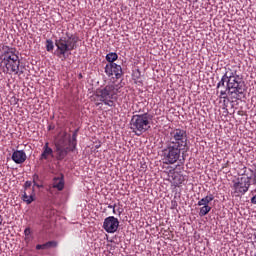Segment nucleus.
Masks as SVG:
<instances>
[{
  "instance_id": "obj_1",
  "label": "nucleus",
  "mask_w": 256,
  "mask_h": 256,
  "mask_svg": "<svg viewBox=\"0 0 256 256\" xmlns=\"http://www.w3.org/2000/svg\"><path fill=\"white\" fill-rule=\"evenodd\" d=\"M187 131L175 128L170 131L169 140L162 150V161L166 165H175L181 157V152L187 149Z\"/></svg>"
},
{
  "instance_id": "obj_2",
  "label": "nucleus",
  "mask_w": 256,
  "mask_h": 256,
  "mask_svg": "<svg viewBox=\"0 0 256 256\" xmlns=\"http://www.w3.org/2000/svg\"><path fill=\"white\" fill-rule=\"evenodd\" d=\"M1 66L4 73L8 75H21L19 67H21V60L19 59V51L17 48L3 45L0 49Z\"/></svg>"
},
{
  "instance_id": "obj_3",
  "label": "nucleus",
  "mask_w": 256,
  "mask_h": 256,
  "mask_svg": "<svg viewBox=\"0 0 256 256\" xmlns=\"http://www.w3.org/2000/svg\"><path fill=\"white\" fill-rule=\"evenodd\" d=\"M226 74L228 84L225 90L220 91V97L221 99H227V95H230L233 99H237L245 91V82L239 77L235 68H226Z\"/></svg>"
},
{
  "instance_id": "obj_4",
  "label": "nucleus",
  "mask_w": 256,
  "mask_h": 256,
  "mask_svg": "<svg viewBox=\"0 0 256 256\" xmlns=\"http://www.w3.org/2000/svg\"><path fill=\"white\" fill-rule=\"evenodd\" d=\"M77 43H79V36L66 32L65 36L55 40L57 47L55 52L56 57L67 59V53L69 51H75L79 47Z\"/></svg>"
},
{
  "instance_id": "obj_5",
  "label": "nucleus",
  "mask_w": 256,
  "mask_h": 256,
  "mask_svg": "<svg viewBox=\"0 0 256 256\" xmlns=\"http://www.w3.org/2000/svg\"><path fill=\"white\" fill-rule=\"evenodd\" d=\"M118 94L119 85L113 82L104 87L98 88L95 92L96 97H98V99L108 107H115L113 99H117Z\"/></svg>"
},
{
  "instance_id": "obj_6",
  "label": "nucleus",
  "mask_w": 256,
  "mask_h": 256,
  "mask_svg": "<svg viewBox=\"0 0 256 256\" xmlns=\"http://www.w3.org/2000/svg\"><path fill=\"white\" fill-rule=\"evenodd\" d=\"M150 119L151 115H149V113L133 115L130 121V129L137 137H141L143 133L149 131L151 127L149 125Z\"/></svg>"
},
{
  "instance_id": "obj_7",
  "label": "nucleus",
  "mask_w": 256,
  "mask_h": 256,
  "mask_svg": "<svg viewBox=\"0 0 256 256\" xmlns=\"http://www.w3.org/2000/svg\"><path fill=\"white\" fill-rule=\"evenodd\" d=\"M249 187H251V180L249 177L238 178L237 182H234L233 184L234 195H236V197L245 195V193L249 191Z\"/></svg>"
},
{
  "instance_id": "obj_8",
  "label": "nucleus",
  "mask_w": 256,
  "mask_h": 256,
  "mask_svg": "<svg viewBox=\"0 0 256 256\" xmlns=\"http://www.w3.org/2000/svg\"><path fill=\"white\" fill-rule=\"evenodd\" d=\"M102 227L106 233H117V229H119V219L115 218V216H109L104 219Z\"/></svg>"
},
{
  "instance_id": "obj_9",
  "label": "nucleus",
  "mask_w": 256,
  "mask_h": 256,
  "mask_svg": "<svg viewBox=\"0 0 256 256\" xmlns=\"http://www.w3.org/2000/svg\"><path fill=\"white\" fill-rule=\"evenodd\" d=\"M104 69L108 77H113V75H115L116 79L123 77V68L117 63L106 64Z\"/></svg>"
},
{
  "instance_id": "obj_10",
  "label": "nucleus",
  "mask_w": 256,
  "mask_h": 256,
  "mask_svg": "<svg viewBox=\"0 0 256 256\" xmlns=\"http://www.w3.org/2000/svg\"><path fill=\"white\" fill-rule=\"evenodd\" d=\"M69 151H74L72 147H63L60 144H56V159L57 161H63L69 153Z\"/></svg>"
},
{
  "instance_id": "obj_11",
  "label": "nucleus",
  "mask_w": 256,
  "mask_h": 256,
  "mask_svg": "<svg viewBox=\"0 0 256 256\" xmlns=\"http://www.w3.org/2000/svg\"><path fill=\"white\" fill-rule=\"evenodd\" d=\"M53 157H55L53 154V148L49 147V142H46L42 148L40 161H49V159H53Z\"/></svg>"
},
{
  "instance_id": "obj_12",
  "label": "nucleus",
  "mask_w": 256,
  "mask_h": 256,
  "mask_svg": "<svg viewBox=\"0 0 256 256\" xmlns=\"http://www.w3.org/2000/svg\"><path fill=\"white\" fill-rule=\"evenodd\" d=\"M12 161L17 165H21L24 161H27V154L23 150H16L12 153Z\"/></svg>"
},
{
  "instance_id": "obj_13",
  "label": "nucleus",
  "mask_w": 256,
  "mask_h": 256,
  "mask_svg": "<svg viewBox=\"0 0 256 256\" xmlns=\"http://www.w3.org/2000/svg\"><path fill=\"white\" fill-rule=\"evenodd\" d=\"M52 187L53 189H57V191H63L65 189V178L63 174L53 178Z\"/></svg>"
},
{
  "instance_id": "obj_14",
  "label": "nucleus",
  "mask_w": 256,
  "mask_h": 256,
  "mask_svg": "<svg viewBox=\"0 0 256 256\" xmlns=\"http://www.w3.org/2000/svg\"><path fill=\"white\" fill-rule=\"evenodd\" d=\"M22 201L27 205H31L35 201V190H24Z\"/></svg>"
},
{
  "instance_id": "obj_15",
  "label": "nucleus",
  "mask_w": 256,
  "mask_h": 256,
  "mask_svg": "<svg viewBox=\"0 0 256 256\" xmlns=\"http://www.w3.org/2000/svg\"><path fill=\"white\" fill-rule=\"evenodd\" d=\"M213 199H215V196H213V194L207 195L206 197L198 201V207L209 206Z\"/></svg>"
},
{
  "instance_id": "obj_16",
  "label": "nucleus",
  "mask_w": 256,
  "mask_h": 256,
  "mask_svg": "<svg viewBox=\"0 0 256 256\" xmlns=\"http://www.w3.org/2000/svg\"><path fill=\"white\" fill-rule=\"evenodd\" d=\"M119 59V55L115 52H110L106 55V61H108L109 64L115 63Z\"/></svg>"
},
{
  "instance_id": "obj_17",
  "label": "nucleus",
  "mask_w": 256,
  "mask_h": 256,
  "mask_svg": "<svg viewBox=\"0 0 256 256\" xmlns=\"http://www.w3.org/2000/svg\"><path fill=\"white\" fill-rule=\"evenodd\" d=\"M184 182H185V176L183 175L175 176L174 183L176 187H181V185H183Z\"/></svg>"
},
{
  "instance_id": "obj_18",
  "label": "nucleus",
  "mask_w": 256,
  "mask_h": 256,
  "mask_svg": "<svg viewBox=\"0 0 256 256\" xmlns=\"http://www.w3.org/2000/svg\"><path fill=\"white\" fill-rule=\"evenodd\" d=\"M211 212V206H202L199 211L200 217H205V215H208Z\"/></svg>"
},
{
  "instance_id": "obj_19",
  "label": "nucleus",
  "mask_w": 256,
  "mask_h": 256,
  "mask_svg": "<svg viewBox=\"0 0 256 256\" xmlns=\"http://www.w3.org/2000/svg\"><path fill=\"white\" fill-rule=\"evenodd\" d=\"M225 83H226V85H228L227 70L225 71V73L222 76L221 80L218 82L217 89H219L220 87H225Z\"/></svg>"
},
{
  "instance_id": "obj_20",
  "label": "nucleus",
  "mask_w": 256,
  "mask_h": 256,
  "mask_svg": "<svg viewBox=\"0 0 256 256\" xmlns=\"http://www.w3.org/2000/svg\"><path fill=\"white\" fill-rule=\"evenodd\" d=\"M55 49V45L53 44V40H46V51L51 52Z\"/></svg>"
},
{
  "instance_id": "obj_21",
  "label": "nucleus",
  "mask_w": 256,
  "mask_h": 256,
  "mask_svg": "<svg viewBox=\"0 0 256 256\" xmlns=\"http://www.w3.org/2000/svg\"><path fill=\"white\" fill-rule=\"evenodd\" d=\"M33 183L31 181H26L24 184V191H35V188L31 187Z\"/></svg>"
},
{
  "instance_id": "obj_22",
  "label": "nucleus",
  "mask_w": 256,
  "mask_h": 256,
  "mask_svg": "<svg viewBox=\"0 0 256 256\" xmlns=\"http://www.w3.org/2000/svg\"><path fill=\"white\" fill-rule=\"evenodd\" d=\"M44 245V249H51L52 247H57V242L56 241H49L46 242Z\"/></svg>"
},
{
  "instance_id": "obj_23",
  "label": "nucleus",
  "mask_w": 256,
  "mask_h": 256,
  "mask_svg": "<svg viewBox=\"0 0 256 256\" xmlns=\"http://www.w3.org/2000/svg\"><path fill=\"white\" fill-rule=\"evenodd\" d=\"M71 145H72V147H70V148H72L75 151V149L77 148V133H74L72 135Z\"/></svg>"
},
{
  "instance_id": "obj_24",
  "label": "nucleus",
  "mask_w": 256,
  "mask_h": 256,
  "mask_svg": "<svg viewBox=\"0 0 256 256\" xmlns=\"http://www.w3.org/2000/svg\"><path fill=\"white\" fill-rule=\"evenodd\" d=\"M24 235H25V241H29V235H31V228H26L24 230Z\"/></svg>"
},
{
  "instance_id": "obj_25",
  "label": "nucleus",
  "mask_w": 256,
  "mask_h": 256,
  "mask_svg": "<svg viewBox=\"0 0 256 256\" xmlns=\"http://www.w3.org/2000/svg\"><path fill=\"white\" fill-rule=\"evenodd\" d=\"M32 179H33V184L35 187H39V185L37 184V181H39V174H34L32 176Z\"/></svg>"
},
{
  "instance_id": "obj_26",
  "label": "nucleus",
  "mask_w": 256,
  "mask_h": 256,
  "mask_svg": "<svg viewBox=\"0 0 256 256\" xmlns=\"http://www.w3.org/2000/svg\"><path fill=\"white\" fill-rule=\"evenodd\" d=\"M36 249H37V251H39V250H41V249H45V248H44V244H38V245H36Z\"/></svg>"
},
{
  "instance_id": "obj_27",
  "label": "nucleus",
  "mask_w": 256,
  "mask_h": 256,
  "mask_svg": "<svg viewBox=\"0 0 256 256\" xmlns=\"http://www.w3.org/2000/svg\"><path fill=\"white\" fill-rule=\"evenodd\" d=\"M115 207H117V205L116 204H114V205H108V209H115Z\"/></svg>"
},
{
  "instance_id": "obj_28",
  "label": "nucleus",
  "mask_w": 256,
  "mask_h": 256,
  "mask_svg": "<svg viewBox=\"0 0 256 256\" xmlns=\"http://www.w3.org/2000/svg\"><path fill=\"white\" fill-rule=\"evenodd\" d=\"M117 213L119 216H121V214L123 213V210L121 208L117 209Z\"/></svg>"
},
{
  "instance_id": "obj_29",
  "label": "nucleus",
  "mask_w": 256,
  "mask_h": 256,
  "mask_svg": "<svg viewBox=\"0 0 256 256\" xmlns=\"http://www.w3.org/2000/svg\"><path fill=\"white\" fill-rule=\"evenodd\" d=\"M3 225V216L0 215V226Z\"/></svg>"
},
{
  "instance_id": "obj_30",
  "label": "nucleus",
  "mask_w": 256,
  "mask_h": 256,
  "mask_svg": "<svg viewBox=\"0 0 256 256\" xmlns=\"http://www.w3.org/2000/svg\"><path fill=\"white\" fill-rule=\"evenodd\" d=\"M112 211H113V214H114V215H116V214H117V210H115V208H114V209H112Z\"/></svg>"
},
{
  "instance_id": "obj_31",
  "label": "nucleus",
  "mask_w": 256,
  "mask_h": 256,
  "mask_svg": "<svg viewBox=\"0 0 256 256\" xmlns=\"http://www.w3.org/2000/svg\"><path fill=\"white\" fill-rule=\"evenodd\" d=\"M83 77L81 74H80V78Z\"/></svg>"
},
{
  "instance_id": "obj_32",
  "label": "nucleus",
  "mask_w": 256,
  "mask_h": 256,
  "mask_svg": "<svg viewBox=\"0 0 256 256\" xmlns=\"http://www.w3.org/2000/svg\"><path fill=\"white\" fill-rule=\"evenodd\" d=\"M253 256H256V253Z\"/></svg>"
}]
</instances>
